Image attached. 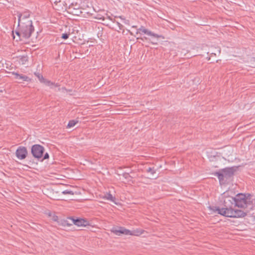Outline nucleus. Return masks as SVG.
<instances>
[{
    "label": "nucleus",
    "instance_id": "nucleus-15",
    "mask_svg": "<svg viewBox=\"0 0 255 255\" xmlns=\"http://www.w3.org/2000/svg\"><path fill=\"white\" fill-rule=\"evenodd\" d=\"M34 74L38 78V79H39V80L40 81V82H41V83L43 82V81L45 80V79L43 78L42 75H41V74H40L38 73H35Z\"/></svg>",
    "mask_w": 255,
    "mask_h": 255
},
{
    "label": "nucleus",
    "instance_id": "nucleus-22",
    "mask_svg": "<svg viewBox=\"0 0 255 255\" xmlns=\"http://www.w3.org/2000/svg\"><path fill=\"white\" fill-rule=\"evenodd\" d=\"M125 175H126V178H127V176H128V174H126Z\"/></svg>",
    "mask_w": 255,
    "mask_h": 255
},
{
    "label": "nucleus",
    "instance_id": "nucleus-8",
    "mask_svg": "<svg viewBox=\"0 0 255 255\" xmlns=\"http://www.w3.org/2000/svg\"><path fill=\"white\" fill-rule=\"evenodd\" d=\"M140 32H142L144 34H146L149 36H153L155 38H158L161 37V35L153 33L151 31L148 30L147 29L145 28L143 26H141L139 28L137 29L136 34L140 33Z\"/></svg>",
    "mask_w": 255,
    "mask_h": 255
},
{
    "label": "nucleus",
    "instance_id": "nucleus-2",
    "mask_svg": "<svg viewBox=\"0 0 255 255\" xmlns=\"http://www.w3.org/2000/svg\"><path fill=\"white\" fill-rule=\"evenodd\" d=\"M30 12L25 11L18 13V27L21 29V33L23 39L29 38L34 31L32 21L29 18Z\"/></svg>",
    "mask_w": 255,
    "mask_h": 255
},
{
    "label": "nucleus",
    "instance_id": "nucleus-10",
    "mask_svg": "<svg viewBox=\"0 0 255 255\" xmlns=\"http://www.w3.org/2000/svg\"><path fill=\"white\" fill-rule=\"evenodd\" d=\"M103 198L113 202H115V197H113L110 193H106Z\"/></svg>",
    "mask_w": 255,
    "mask_h": 255
},
{
    "label": "nucleus",
    "instance_id": "nucleus-6",
    "mask_svg": "<svg viewBox=\"0 0 255 255\" xmlns=\"http://www.w3.org/2000/svg\"><path fill=\"white\" fill-rule=\"evenodd\" d=\"M112 232L115 235L120 236L121 234L131 235V232L123 227L113 228L111 230Z\"/></svg>",
    "mask_w": 255,
    "mask_h": 255
},
{
    "label": "nucleus",
    "instance_id": "nucleus-9",
    "mask_svg": "<svg viewBox=\"0 0 255 255\" xmlns=\"http://www.w3.org/2000/svg\"><path fill=\"white\" fill-rule=\"evenodd\" d=\"M70 219L71 220L72 222L77 225V226L80 227V226H85L87 224V222L86 220H84V219H73L72 218H70Z\"/></svg>",
    "mask_w": 255,
    "mask_h": 255
},
{
    "label": "nucleus",
    "instance_id": "nucleus-18",
    "mask_svg": "<svg viewBox=\"0 0 255 255\" xmlns=\"http://www.w3.org/2000/svg\"><path fill=\"white\" fill-rule=\"evenodd\" d=\"M69 36V34L65 33L62 34L61 37H62V38H63L64 39H67L68 38Z\"/></svg>",
    "mask_w": 255,
    "mask_h": 255
},
{
    "label": "nucleus",
    "instance_id": "nucleus-11",
    "mask_svg": "<svg viewBox=\"0 0 255 255\" xmlns=\"http://www.w3.org/2000/svg\"><path fill=\"white\" fill-rule=\"evenodd\" d=\"M46 86L50 87L51 88H53V87H58L59 85L57 84H55L50 81L45 79L43 82Z\"/></svg>",
    "mask_w": 255,
    "mask_h": 255
},
{
    "label": "nucleus",
    "instance_id": "nucleus-14",
    "mask_svg": "<svg viewBox=\"0 0 255 255\" xmlns=\"http://www.w3.org/2000/svg\"><path fill=\"white\" fill-rule=\"evenodd\" d=\"M21 29L19 27H18V29L15 31V34L19 37V38L20 40H21L22 38V35L21 33Z\"/></svg>",
    "mask_w": 255,
    "mask_h": 255
},
{
    "label": "nucleus",
    "instance_id": "nucleus-1",
    "mask_svg": "<svg viewBox=\"0 0 255 255\" xmlns=\"http://www.w3.org/2000/svg\"><path fill=\"white\" fill-rule=\"evenodd\" d=\"M225 207L220 208L215 207V211H217L218 213L230 218H242L247 215V213L239 209H234L230 207L233 203L235 206L242 208H247L250 204V199L246 197L245 194H238L235 197L226 198L224 201Z\"/></svg>",
    "mask_w": 255,
    "mask_h": 255
},
{
    "label": "nucleus",
    "instance_id": "nucleus-19",
    "mask_svg": "<svg viewBox=\"0 0 255 255\" xmlns=\"http://www.w3.org/2000/svg\"><path fill=\"white\" fill-rule=\"evenodd\" d=\"M49 158V154L48 153H46L44 154V157H43V159H48Z\"/></svg>",
    "mask_w": 255,
    "mask_h": 255
},
{
    "label": "nucleus",
    "instance_id": "nucleus-16",
    "mask_svg": "<svg viewBox=\"0 0 255 255\" xmlns=\"http://www.w3.org/2000/svg\"><path fill=\"white\" fill-rule=\"evenodd\" d=\"M146 171L148 173H150L151 174H153L155 173V170L153 168L149 167L147 169Z\"/></svg>",
    "mask_w": 255,
    "mask_h": 255
},
{
    "label": "nucleus",
    "instance_id": "nucleus-7",
    "mask_svg": "<svg viewBox=\"0 0 255 255\" xmlns=\"http://www.w3.org/2000/svg\"><path fill=\"white\" fill-rule=\"evenodd\" d=\"M15 76V79L18 81L19 83H22L23 81H30V79L27 76L23 74H20L16 72H8Z\"/></svg>",
    "mask_w": 255,
    "mask_h": 255
},
{
    "label": "nucleus",
    "instance_id": "nucleus-21",
    "mask_svg": "<svg viewBox=\"0 0 255 255\" xmlns=\"http://www.w3.org/2000/svg\"><path fill=\"white\" fill-rule=\"evenodd\" d=\"M137 39H141V40H143V38H137Z\"/></svg>",
    "mask_w": 255,
    "mask_h": 255
},
{
    "label": "nucleus",
    "instance_id": "nucleus-5",
    "mask_svg": "<svg viewBox=\"0 0 255 255\" xmlns=\"http://www.w3.org/2000/svg\"><path fill=\"white\" fill-rule=\"evenodd\" d=\"M27 150L25 147L19 146L15 152V155L17 158L20 160L25 159L27 155Z\"/></svg>",
    "mask_w": 255,
    "mask_h": 255
},
{
    "label": "nucleus",
    "instance_id": "nucleus-13",
    "mask_svg": "<svg viewBox=\"0 0 255 255\" xmlns=\"http://www.w3.org/2000/svg\"><path fill=\"white\" fill-rule=\"evenodd\" d=\"M77 123H78L77 121L71 120L69 122L67 127V128H72V127H74Z\"/></svg>",
    "mask_w": 255,
    "mask_h": 255
},
{
    "label": "nucleus",
    "instance_id": "nucleus-3",
    "mask_svg": "<svg viewBox=\"0 0 255 255\" xmlns=\"http://www.w3.org/2000/svg\"><path fill=\"white\" fill-rule=\"evenodd\" d=\"M235 169L234 167L226 168L221 170V172H216L215 175H217L220 182L224 183L225 179L226 180L231 178L234 174Z\"/></svg>",
    "mask_w": 255,
    "mask_h": 255
},
{
    "label": "nucleus",
    "instance_id": "nucleus-23",
    "mask_svg": "<svg viewBox=\"0 0 255 255\" xmlns=\"http://www.w3.org/2000/svg\"><path fill=\"white\" fill-rule=\"evenodd\" d=\"M132 27H136V26H133Z\"/></svg>",
    "mask_w": 255,
    "mask_h": 255
},
{
    "label": "nucleus",
    "instance_id": "nucleus-20",
    "mask_svg": "<svg viewBox=\"0 0 255 255\" xmlns=\"http://www.w3.org/2000/svg\"><path fill=\"white\" fill-rule=\"evenodd\" d=\"M151 43H152V44H157L156 42V43H155V42H151Z\"/></svg>",
    "mask_w": 255,
    "mask_h": 255
},
{
    "label": "nucleus",
    "instance_id": "nucleus-12",
    "mask_svg": "<svg viewBox=\"0 0 255 255\" xmlns=\"http://www.w3.org/2000/svg\"><path fill=\"white\" fill-rule=\"evenodd\" d=\"M28 57L27 56H22L19 58V63L21 64H25L28 61Z\"/></svg>",
    "mask_w": 255,
    "mask_h": 255
},
{
    "label": "nucleus",
    "instance_id": "nucleus-17",
    "mask_svg": "<svg viewBox=\"0 0 255 255\" xmlns=\"http://www.w3.org/2000/svg\"><path fill=\"white\" fill-rule=\"evenodd\" d=\"M62 194L66 195V194H70V195H73L74 193L73 191L70 190H66L62 192Z\"/></svg>",
    "mask_w": 255,
    "mask_h": 255
},
{
    "label": "nucleus",
    "instance_id": "nucleus-4",
    "mask_svg": "<svg viewBox=\"0 0 255 255\" xmlns=\"http://www.w3.org/2000/svg\"><path fill=\"white\" fill-rule=\"evenodd\" d=\"M44 151V147L39 144H34L31 147V153L36 158L42 157Z\"/></svg>",
    "mask_w": 255,
    "mask_h": 255
}]
</instances>
